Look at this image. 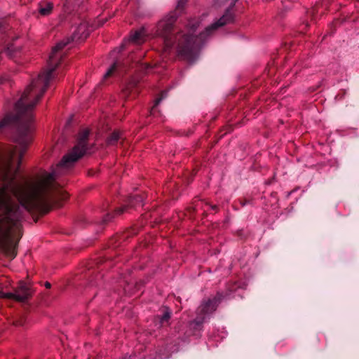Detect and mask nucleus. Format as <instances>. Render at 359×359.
<instances>
[{"label":"nucleus","instance_id":"f257e3e1","mask_svg":"<svg viewBox=\"0 0 359 359\" xmlns=\"http://www.w3.org/2000/svg\"><path fill=\"white\" fill-rule=\"evenodd\" d=\"M39 101H18L15 116L6 115L0 121V129L10 124L18 125V147H0V180L6 184L0 188V252L13 259L18 242L22 237L23 214L20 205L32 215L43 216L53 207H60L68 199V193L55 181V173L44 172L22 184L13 181L27 148L33 140L35 130L33 109Z\"/></svg>","mask_w":359,"mask_h":359},{"label":"nucleus","instance_id":"f03ea898","mask_svg":"<svg viewBox=\"0 0 359 359\" xmlns=\"http://www.w3.org/2000/svg\"><path fill=\"white\" fill-rule=\"evenodd\" d=\"M89 134L90 131L88 128H84L79 132L76 145L63 156L61 161L57 165V169H69L76 161L83 156L86 151V144Z\"/></svg>","mask_w":359,"mask_h":359},{"label":"nucleus","instance_id":"7ed1b4c3","mask_svg":"<svg viewBox=\"0 0 359 359\" xmlns=\"http://www.w3.org/2000/svg\"><path fill=\"white\" fill-rule=\"evenodd\" d=\"M175 16L173 14H169L161 20L156 25V34L161 38L163 41L162 50L166 52L172 46V27L175 22Z\"/></svg>","mask_w":359,"mask_h":359},{"label":"nucleus","instance_id":"20e7f679","mask_svg":"<svg viewBox=\"0 0 359 359\" xmlns=\"http://www.w3.org/2000/svg\"><path fill=\"white\" fill-rule=\"evenodd\" d=\"M222 299V295L217 294L212 299L203 301L196 311L197 316L191 323V325L201 326L205 321V316L213 313Z\"/></svg>","mask_w":359,"mask_h":359},{"label":"nucleus","instance_id":"39448f33","mask_svg":"<svg viewBox=\"0 0 359 359\" xmlns=\"http://www.w3.org/2000/svg\"><path fill=\"white\" fill-rule=\"evenodd\" d=\"M232 20L233 15L231 11L228 10L217 22L207 27L205 31L201 35H205V36H210L218 28L224 26L225 25L231 22Z\"/></svg>","mask_w":359,"mask_h":359},{"label":"nucleus","instance_id":"423d86ee","mask_svg":"<svg viewBox=\"0 0 359 359\" xmlns=\"http://www.w3.org/2000/svg\"><path fill=\"white\" fill-rule=\"evenodd\" d=\"M31 295L30 290L25 283H20L14 292H8L5 297L8 299H13L18 302H23Z\"/></svg>","mask_w":359,"mask_h":359},{"label":"nucleus","instance_id":"0eeeda50","mask_svg":"<svg viewBox=\"0 0 359 359\" xmlns=\"http://www.w3.org/2000/svg\"><path fill=\"white\" fill-rule=\"evenodd\" d=\"M195 39V37L192 36H184V41L185 42V44L183 46H179L178 55L181 56L189 55L194 48Z\"/></svg>","mask_w":359,"mask_h":359},{"label":"nucleus","instance_id":"6e6552de","mask_svg":"<svg viewBox=\"0 0 359 359\" xmlns=\"http://www.w3.org/2000/svg\"><path fill=\"white\" fill-rule=\"evenodd\" d=\"M149 36L147 34V31L144 28H141L135 30L130 34L131 41L137 45H140L147 41Z\"/></svg>","mask_w":359,"mask_h":359},{"label":"nucleus","instance_id":"1a4fd4ad","mask_svg":"<svg viewBox=\"0 0 359 359\" xmlns=\"http://www.w3.org/2000/svg\"><path fill=\"white\" fill-rule=\"evenodd\" d=\"M89 35L88 25L86 22L81 23L77 27V31L73 34L72 41H83Z\"/></svg>","mask_w":359,"mask_h":359},{"label":"nucleus","instance_id":"9d476101","mask_svg":"<svg viewBox=\"0 0 359 359\" xmlns=\"http://www.w3.org/2000/svg\"><path fill=\"white\" fill-rule=\"evenodd\" d=\"M53 8V4L49 1H43L39 5V13L43 16L51 13Z\"/></svg>","mask_w":359,"mask_h":359},{"label":"nucleus","instance_id":"9b49d317","mask_svg":"<svg viewBox=\"0 0 359 359\" xmlns=\"http://www.w3.org/2000/svg\"><path fill=\"white\" fill-rule=\"evenodd\" d=\"M121 133L119 131H114L107 138V144H114L119 140Z\"/></svg>","mask_w":359,"mask_h":359},{"label":"nucleus","instance_id":"f8f14e48","mask_svg":"<svg viewBox=\"0 0 359 359\" xmlns=\"http://www.w3.org/2000/svg\"><path fill=\"white\" fill-rule=\"evenodd\" d=\"M118 62H114L104 74V79L111 76L118 68Z\"/></svg>","mask_w":359,"mask_h":359},{"label":"nucleus","instance_id":"ddd939ff","mask_svg":"<svg viewBox=\"0 0 359 359\" xmlns=\"http://www.w3.org/2000/svg\"><path fill=\"white\" fill-rule=\"evenodd\" d=\"M170 318V313H165L163 316L162 320H168Z\"/></svg>","mask_w":359,"mask_h":359},{"label":"nucleus","instance_id":"4468645a","mask_svg":"<svg viewBox=\"0 0 359 359\" xmlns=\"http://www.w3.org/2000/svg\"><path fill=\"white\" fill-rule=\"evenodd\" d=\"M161 100V98H157L156 100H155V104H154V106H157L160 102Z\"/></svg>","mask_w":359,"mask_h":359},{"label":"nucleus","instance_id":"2eb2a0df","mask_svg":"<svg viewBox=\"0 0 359 359\" xmlns=\"http://www.w3.org/2000/svg\"><path fill=\"white\" fill-rule=\"evenodd\" d=\"M45 286L46 288H50V283H48V282H46V284H45Z\"/></svg>","mask_w":359,"mask_h":359},{"label":"nucleus","instance_id":"dca6fc26","mask_svg":"<svg viewBox=\"0 0 359 359\" xmlns=\"http://www.w3.org/2000/svg\"><path fill=\"white\" fill-rule=\"evenodd\" d=\"M211 208L214 210H217V207L216 205H212L211 206Z\"/></svg>","mask_w":359,"mask_h":359},{"label":"nucleus","instance_id":"f3484780","mask_svg":"<svg viewBox=\"0 0 359 359\" xmlns=\"http://www.w3.org/2000/svg\"><path fill=\"white\" fill-rule=\"evenodd\" d=\"M122 212H123V210H119V213H122Z\"/></svg>","mask_w":359,"mask_h":359}]
</instances>
